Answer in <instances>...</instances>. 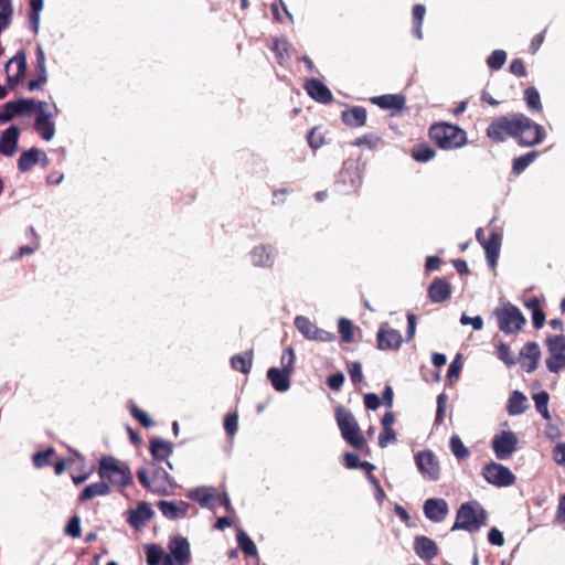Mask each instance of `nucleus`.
Segmentation results:
<instances>
[{
  "label": "nucleus",
  "instance_id": "obj_1",
  "mask_svg": "<svg viewBox=\"0 0 565 565\" xmlns=\"http://www.w3.org/2000/svg\"><path fill=\"white\" fill-rule=\"evenodd\" d=\"M98 477L120 490L129 487L134 479L129 466L113 456H102L97 467Z\"/></svg>",
  "mask_w": 565,
  "mask_h": 565
},
{
  "label": "nucleus",
  "instance_id": "obj_2",
  "mask_svg": "<svg viewBox=\"0 0 565 565\" xmlns=\"http://www.w3.org/2000/svg\"><path fill=\"white\" fill-rule=\"evenodd\" d=\"M488 514L478 501L462 503L457 510L456 521L451 531L465 530L469 533L479 531L487 525Z\"/></svg>",
  "mask_w": 565,
  "mask_h": 565
},
{
  "label": "nucleus",
  "instance_id": "obj_3",
  "mask_svg": "<svg viewBox=\"0 0 565 565\" xmlns=\"http://www.w3.org/2000/svg\"><path fill=\"white\" fill-rule=\"evenodd\" d=\"M429 137L441 149H457L467 142L466 131L447 122L434 124L429 128Z\"/></svg>",
  "mask_w": 565,
  "mask_h": 565
},
{
  "label": "nucleus",
  "instance_id": "obj_4",
  "mask_svg": "<svg viewBox=\"0 0 565 565\" xmlns=\"http://www.w3.org/2000/svg\"><path fill=\"white\" fill-rule=\"evenodd\" d=\"M335 420L341 431L342 438L354 449L361 450L366 440L362 435L359 424L351 411L344 406L335 407Z\"/></svg>",
  "mask_w": 565,
  "mask_h": 565
},
{
  "label": "nucleus",
  "instance_id": "obj_5",
  "mask_svg": "<svg viewBox=\"0 0 565 565\" xmlns=\"http://www.w3.org/2000/svg\"><path fill=\"white\" fill-rule=\"evenodd\" d=\"M522 113L494 118L487 128V137L495 142H503L508 137L516 140L519 130L524 125Z\"/></svg>",
  "mask_w": 565,
  "mask_h": 565
},
{
  "label": "nucleus",
  "instance_id": "obj_6",
  "mask_svg": "<svg viewBox=\"0 0 565 565\" xmlns=\"http://www.w3.org/2000/svg\"><path fill=\"white\" fill-rule=\"evenodd\" d=\"M493 315L497 318L499 330L505 334L516 333L526 323V319L521 310L510 302L497 308Z\"/></svg>",
  "mask_w": 565,
  "mask_h": 565
},
{
  "label": "nucleus",
  "instance_id": "obj_7",
  "mask_svg": "<svg viewBox=\"0 0 565 565\" xmlns=\"http://www.w3.org/2000/svg\"><path fill=\"white\" fill-rule=\"evenodd\" d=\"M338 191L342 194L355 193L362 184L361 168L358 160L348 159L337 179Z\"/></svg>",
  "mask_w": 565,
  "mask_h": 565
},
{
  "label": "nucleus",
  "instance_id": "obj_8",
  "mask_svg": "<svg viewBox=\"0 0 565 565\" xmlns=\"http://www.w3.org/2000/svg\"><path fill=\"white\" fill-rule=\"evenodd\" d=\"M482 476L490 484L498 488H505L512 486L515 482V476L512 471L495 461H490L482 468Z\"/></svg>",
  "mask_w": 565,
  "mask_h": 565
},
{
  "label": "nucleus",
  "instance_id": "obj_9",
  "mask_svg": "<svg viewBox=\"0 0 565 565\" xmlns=\"http://www.w3.org/2000/svg\"><path fill=\"white\" fill-rule=\"evenodd\" d=\"M521 118L525 119L524 121L527 122L521 125L522 128L519 130L516 137L518 145L521 147H532L543 142L546 137L544 128L524 114H522Z\"/></svg>",
  "mask_w": 565,
  "mask_h": 565
},
{
  "label": "nucleus",
  "instance_id": "obj_10",
  "mask_svg": "<svg viewBox=\"0 0 565 565\" xmlns=\"http://www.w3.org/2000/svg\"><path fill=\"white\" fill-rule=\"evenodd\" d=\"M518 436L511 430H502L495 434L491 440L492 450L499 460L509 459L518 447Z\"/></svg>",
  "mask_w": 565,
  "mask_h": 565
},
{
  "label": "nucleus",
  "instance_id": "obj_11",
  "mask_svg": "<svg viewBox=\"0 0 565 565\" xmlns=\"http://www.w3.org/2000/svg\"><path fill=\"white\" fill-rule=\"evenodd\" d=\"M169 553L167 559H171L175 565H189L191 563L190 542L186 537L175 535L170 537L168 543Z\"/></svg>",
  "mask_w": 565,
  "mask_h": 565
},
{
  "label": "nucleus",
  "instance_id": "obj_12",
  "mask_svg": "<svg viewBox=\"0 0 565 565\" xmlns=\"http://www.w3.org/2000/svg\"><path fill=\"white\" fill-rule=\"evenodd\" d=\"M415 463L425 479L437 481L440 477L439 462L430 450H422L415 455Z\"/></svg>",
  "mask_w": 565,
  "mask_h": 565
},
{
  "label": "nucleus",
  "instance_id": "obj_13",
  "mask_svg": "<svg viewBox=\"0 0 565 565\" xmlns=\"http://www.w3.org/2000/svg\"><path fill=\"white\" fill-rule=\"evenodd\" d=\"M46 107H47V103L38 102L34 128L41 135L43 140L50 141L51 139H53V137L55 135V125L53 121L54 115L51 113H47L45 110Z\"/></svg>",
  "mask_w": 565,
  "mask_h": 565
},
{
  "label": "nucleus",
  "instance_id": "obj_14",
  "mask_svg": "<svg viewBox=\"0 0 565 565\" xmlns=\"http://www.w3.org/2000/svg\"><path fill=\"white\" fill-rule=\"evenodd\" d=\"M127 523L135 530L143 529L154 518V511L147 501H139L134 509H128Z\"/></svg>",
  "mask_w": 565,
  "mask_h": 565
},
{
  "label": "nucleus",
  "instance_id": "obj_15",
  "mask_svg": "<svg viewBox=\"0 0 565 565\" xmlns=\"http://www.w3.org/2000/svg\"><path fill=\"white\" fill-rule=\"evenodd\" d=\"M377 349L381 351L397 350L401 348L403 338L399 331L391 328L387 322L380 326L376 333Z\"/></svg>",
  "mask_w": 565,
  "mask_h": 565
},
{
  "label": "nucleus",
  "instance_id": "obj_16",
  "mask_svg": "<svg viewBox=\"0 0 565 565\" xmlns=\"http://www.w3.org/2000/svg\"><path fill=\"white\" fill-rule=\"evenodd\" d=\"M157 507L162 515L170 521H177L186 518L190 509V504L183 500H160L157 502Z\"/></svg>",
  "mask_w": 565,
  "mask_h": 565
},
{
  "label": "nucleus",
  "instance_id": "obj_17",
  "mask_svg": "<svg viewBox=\"0 0 565 565\" xmlns=\"http://www.w3.org/2000/svg\"><path fill=\"white\" fill-rule=\"evenodd\" d=\"M276 248L270 244H262L249 253L250 262L256 267L270 268L276 260Z\"/></svg>",
  "mask_w": 565,
  "mask_h": 565
},
{
  "label": "nucleus",
  "instance_id": "obj_18",
  "mask_svg": "<svg viewBox=\"0 0 565 565\" xmlns=\"http://www.w3.org/2000/svg\"><path fill=\"white\" fill-rule=\"evenodd\" d=\"M423 511L429 521L439 523L446 519L449 512V507L445 499L430 498L424 502Z\"/></svg>",
  "mask_w": 565,
  "mask_h": 565
},
{
  "label": "nucleus",
  "instance_id": "obj_19",
  "mask_svg": "<svg viewBox=\"0 0 565 565\" xmlns=\"http://www.w3.org/2000/svg\"><path fill=\"white\" fill-rule=\"evenodd\" d=\"M38 102L32 98H18L15 100L7 102L2 105L3 110L7 113L8 121L17 116L36 113Z\"/></svg>",
  "mask_w": 565,
  "mask_h": 565
},
{
  "label": "nucleus",
  "instance_id": "obj_20",
  "mask_svg": "<svg viewBox=\"0 0 565 565\" xmlns=\"http://www.w3.org/2000/svg\"><path fill=\"white\" fill-rule=\"evenodd\" d=\"M35 77L30 79L28 83L29 90H38L42 89L43 85L47 82V71H46V58L43 47L39 44L35 47Z\"/></svg>",
  "mask_w": 565,
  "mask_h": 565
},
{
  "label": "nucleus",
  "instance_id": "obj_21",
  "mask_svg": "<svg viewBox=\"0 0 565 565\" xmlns=\"http://www.w3.org/2000/svg\"><path fill=\"white\" fill-rule=\"evenodd\" d=\"M20 138V128L15 125L9 126L0 135V153L12 157L17 152Z\"/></svg>",
  "mask_w": 565,
  "mask_h": 565
},
{
  "label": "nucleus",
  "instance_id": "obj_22",
  "mask_svg": "<svg viewBox=\"0 0 565 565\" xmlns=\"http://www.w3.org/2000/svg\"><path fill=\"white\" fill-rule=\"evenodd\" d=\"M307 94L320 104H330L333 100L331 90L318 78L307 79L305 83Z\"/></svg>",
  "mask_w": 565,
  "mask_h": 565
},
{
  "label": "nucleus",
  "instance_id": "obj_23",
  "mask_svg": "<svg viewBox=\"0 0 565 565\" xmlns=\"http://www.w3.org/2000/svg\"><path fill=\"white\" fill-rule=\"evenodd\" d=\"M414 551L417 556L429 562L438 555V546L434 540L425 535H417L414 540Z\"/></svg>",
  "mask_w": 565,
  "mask_h": 565
},
{
  "label": "nucleus",
  "instance_id": "obj_24",
  "mask_svg": "<svg viewBox=\"0 0 565 565\" xmlns=\"http://www.w3.org/2000/svg\"><path fill=\"white\" fill-rule=\"evenodd\" d=\"M428 298L434 303H441L450 298L451 286L445 278H435L427 290Z\"/></svg>",
  "mask_w": 565,
  "mask_h": 565
},
{
  "label": "nucleus",
  "instance_id": "obj_25",
  "mask_svg": "<svg viewBox=\"0 0 565 565\" xmlns=\"http://www.w3.org/2000/svg\"><path fill=\"white\" fill-rule=\"evenodd\" d=\"M288 370H282L276 366H271L267 370V379L271 386L277 392H287L290 388V376Z\"/></svg>",
  "mask_w": 565,
  "mask_h": 565
},
{
  "label": "nucleus",
  "instance_id": "obj_26",
  "mask_svg": "<svg viewBox=\"0 0 565 565\" xmlns=\"http://www.w3.org/2000/svg\"><path fill=\"white\" fill-rule=\"evenodd\" d=\"M502 237L499 233L493 232L490 234L488 241L482 243L486 252V258L491 269H494L500 254Z\"/></svg>",
  "mask_w": 565,
  "mask_h": 565
},
{
  "label": "nucleus",
  "instance_id": "obj_27",
  "mask_svg": "<svg viewBox=\"0 0 565 565\" xmlns=\"http://www.w3.org/2000/svg\"><path fill=\"white\" fill-rule=\"evenodd\" d=\"M371 103L382 109L401 110L405 106L406 98L402 94H385L372 97Z\"/></svg>",
  "mask_w": 565,
  "mask_h": 565
},
{
  "label": "nucleus",
  "instance_id": "obj_28",
  "mask_svg": "<svg viewBox=\"0 0 565 565\" xmlns=\"http://www.w3.org/2000/svg\"><path fill=\"white\" fill-rule=\"evenodd\" d=\"M341 119L349 127H362L366 122V109L362 106H353L341 113Z\"/></svg>",
  "mask_w": 565,
  "mask_h": 565
},
{
  "label": "nucleus",
  "instance_id": "obj_29",
  "mask_svg": "<svg viewBox=\"0 0 565 565\" xmlns=\"http://www.w3.org/2000/svg\"><path fill=\"white\" fill-rule=\"evenodd\" d=\"M149 450L154 460L163 461L172 455L173 445L171 441L154 437L150 439Z\"/></svg>",
  "mask_w": 565,
  "mask_h": 565
},
{
  "label": "nucleus",
  "instance_id": "obj_30",
  "mask_svg": "<svg viewBox=\"0 0 565 565\" xmlns=\"http://www.w3.org/2000/svg\"><path fill=\"white\" fill-rule=\"evenodd\" d=\"M110 491L109 483L100 479V481L90 483L82 490L78 495V502L83 503L98 495H108Z\"/></svg>",
  "mask_w": 565,
  "mask_h": 565
},
{
  "label": "nucleus",
  "instance_id": "obj_31",
  "mask_svg": "<svg viewBox=\"0 0 565 565\" xmlns=\"http://www.w3.org/2000/svg\"><path fill=\"white\" fill-rule=\"evenodd\" d=\"M42 150L32 147L23 151L18 159V170L22 173L28 172L31 168L38 164L41 160Z\"/></svg>",
  "mask_w": 565,
  "mask_h": 565
},
{
  "label": "nucleus",
  "instance_id": "obj_32",
  "mask_svg": "<svg viewBox=\"0 0 565 565\" xmlns=\"http://www.w3.org/2000/svg\"><path fill=\"white\" fill-rule=\"evenodd\" d=\"M527 397L521 391H513L507 404V411L511 416L523 414L527 409Z\"/></svg>",
  "mask_w": 565,
  "mask_h": 565
},
{
  "label": "nucleus",
  "instance_id": "obj_33",
  "mask_svg": "<svg viewBox=\"0 0 565 565\" xmlns=\"http://www.w3.org/2000/svg\"><path fill=\"white\" fill-rule=\"evenodd\" d=\"M147 565H160L166 562L167 553L163 548L156 543H148L143 545Z\"/></svg>",
  "mask_w": 565,
  "mask_h": 565
},
{
  "label": "nucleus",
  "instance_id": "obj_34",
  "mask_svg": "<svg viewBox=\"0 0 565 565\" xmlns=\"http://www.w3.org/2000/svg\"><path fill=\"white\" fill-rule=\"evenodd\" d=\"M253 364V352L246 351L242 354H235L231 358V365L235 371L247 374Z\"/></svg>",
  "mask_w": 565,
  "mask_h": 565
},
{
  "label": "nucleus",
  "instance_id": "obj_35",
  "mask_svg": "<svg viewBox=\"0 0 565 565\" xmlns=\"http://www.w3.org/2000/svg\"><path fill=\"white\" fill-rule=\"evenodd\" d=\"M236 540H237L238 547L242 550V552L246 556L257 557L258 552H257L256 544L254 543V541L249 537V535L245 531L238 530Z\"/></svg>",
  "mask_w": 565,
  "mask_h": 565
},
{
  "label": "nucleus",
  "instance_id": "obj_36",
  "mask_svg": "<svg viewBox=\"0 0 565 565\" xmlns=\"http://www.w3.org/2000/svg\"><path fill=\"white\" fill-rule=\"evenodd\" d=\"M537 157L539 151L532 150L514 158L512 162V172L516 175L521 174Z\"/></svg>",
  "mask_w": 565,
  "mask_h": 565
},
{
  "label": "nucleus",
  "instance_id": "obj_37",
  "mask_svg": "<svg viewBox=\"0 0 565 565\" xmlns=\"http://www.w3.org/2000/svg\"><path fill=\"white\" fill-rule=\"evenodd\" d=\"M524 100L526 107L532 113H540L543 108L539 90L534 86H530L524 90Z\"/></svg>",
  "mask_w": 565,
  "mask_h": 565
},
{
  "label": "nucleus",
  "instance_id": "obj_38",
  "mask_svg": "<svg viewBox=\"0 0 565 565\" xmlns=\"http://www.w3.org/2000/svg\"><path fill=\"white\" fill-rule=\"evenodd\" d=\"M495 354L500 361H502L508 367H512L516 364V359L512 353L510 347L503 341H499L495 344Z\"/></svg>",
  "mask_w": 565,
  "mask_h": 565
},
{
  "label": "nucleus",
  "instance_id": "obj_39",
  "mask_svg": "<svg viewBox=\"0 0 565 565\" xmlns=\"http://www.w3.org/2000/svg\"><path fill=\"white\" fill-rule=\"evenodd\" d=\"M436 154L434 148L426 143L416 145L412 150V157L415 161L418 162H428Z\"/></svg>",
  "mask_w": 565,
  "mask_h": 565
},
{
  "label": "nucleus",
  "instance_id": "obj_40",
  "mask_svg": "<svg viewBox=\"0 0 565 565\" xmlns=\"http://www.w3.org/2000/svg\"><path fill=\"white\" fill-rule=\"evenodd\" d=\"M295 327L303 335V338L311 340L317 326L312 323L307 317L297 316L295 318Z\"/></svg>",
  "mask_w": 565,
  "mask_h": 565
},
{
  "label": "nucleus",
  "instance_id": "obj_41",
  "mask_svg": "<svg viewBox=\"0 0 565 565\" xmlns=\"http://www.w3.org/2000/svg\"><path fill=\"white\" fill-rule=\"evenodd\" d=\"M449 447L452 455L458 460L467 459L470 456L469 449L463 445L461 438L458 435H452L450 437Z\"/></svg>",
  "mask_w": 565,
  "mask_h": 565
},
{
  "label": "nucleus",
  "instance_id": "obj_42",
  "mask_svg": "<svg viewBox=\"0 0 565 565\" xmlns=\"http://www.w3.org/2000/svg\"><path fill=\"white\" fill-rule=\"evenodd\" d=\"M190 499L198 502L201 507L207 508L210 500L213 498L211 488L199 487L193 489L190 494Z\"/></svg>",
  "mask_w": 565,
  "mask_h": 565
},
{
  "label": "nucleus",
  "instance_id": "obj_43",
  "mask_svg": "<svg viewBox=\"0 0 565 565\" xmlns=\"http://www.w3.org/2000/svg\"><path fill=\"white\" fill-rule=\"evenodd\" d=\"M545 364L551 373H558L565 367V354L550 353V356L545 360Z\"/></svg>",
  "mask_w": 565,
  "mask_h": 565
},
{
  "label": "nucleus",
  "instance_id": "obj_44",
  "mask_svg": "<svg viewBox=\"0 0 565 565\" xmlns=\"http://www.w3.org/2000/svg\"><path fill=\"white\" fill-rule=\"evenodd\" d=\"M545 342H546L550 353L565 354V335H563V334L548 335L546 338Z\"/></svg>",
  "mask_w": 565,
  "mask_h": 565
},
{
  "label": "nucleus",
  "instance_id": "obj_45",
  "mask_svg": "<svg viewBox=\"0 0 565 565\" xmlns=\"http://www.w3.org/2000/svg\"><path fill=\"white\" fill-rule=\"evenodd\" d=\"M353 323L351 320L347 318H341L338 322V330L341 337V340L344 343H351L353 341Z\"/></svg>",
  "mask_w": 565,
  "mask_h": 565
},
{
  "label": "nucleus",
  "instance_id": "obj_46",
  "mask_svg": "<svg viewBox=\"0 0 565 565\" xmlns=\"http://www.w3.org/2000/svg\"><path fill=\"white\" fill-rule=\"evenodd\" d=\"M520 359L529 360V361H532L533 359H535L536 361H540L541 350H540L539 344L536 342L525 343L520 351Z\"/></svg>",
  "mask_w": 565,
  "mask_h": 565
},
{
  "label": "nucleus",
  "instance_id": "obj_47",
  "mask_svg": "<svg viewBox=\"0 0 565 565\" xmlns=\"http://www.w3.org/2000/svg\"><path fill=\"white\" fill-rule=\"evenodd\" d=\"M507 61V53L503 50H494L487 58V65L491 70H500Z\"/></svg>",
  "mask_w": 565,
  "mask_h": 565
},
{
  "label": "nucleus",
  "instance_id": "obj_48",
  "mask_svg": "<svg viewBox=\"0 0 565 565\" xmlns=\"http://www.w3.org/2000/svg\"><path fill=\"white\" fill-rule=\"evenodd\" d=\"M55 452L53 447H49L45 450L38 451L32 456L33 465L36 468H43L49 466L51 456Z\"/></svg>",
  "mask_w": 565,
  "mask_h": 565
},
{
  "label": "nucleus",
  "instance_id": "obj_49",
  "mask_svg": "<svg viewBox=\"0 0 565 565\" xmlns=\"http://www.w3.org/2000/svg\"><path fill=\"white\" fill-rule=\"evenodd\" d=\"M295 351L292 347H288L284 350L280 362L282 370H288L289 373H292L295 370Z\"/></svg>",
  "mask_w": 565,
  "mask_h": 565
},
{
  "label": "nucleus",
  "instance_id": "obj_50",
  "mask_svg": "<svg viewBox=\"0 0 565 565\" xmlns=\"http://www.w3.org/2000/svg\"><path fill=\"white\" fill-rule=\"evenodd\" d=\"M64 533L71 537H78L82 533L81 529V519L78 515H73L67 521V524L64 529Z\"/></svg>",
  "mask_w": 565,
  "mask_h": 565
},
{
  "label": "nucleus",
  "instance_id": "obj_51",
  "mask_svg": "<svg viewBox=\"0 0 565 565\" xmlns=\"http://www.w3.org/2000/svg\"><path fill=\"white\" fill-rule=\"evenodd\" d=\"M130 414L131 416L137 419L140 425H142L145 428H150L153 425L152 419L149 417V415L138 408L136 405L130 406Z\"/></svg>",
  "mask_w": 565,
  "mask_h": 565
},
{
  "label": "nucleus",
  "instance_id": "obj_52",
  "mask_svg": "<svg viewBox=\"0 0 565 565\" xmlns=\"http://www.w3.org/2000/svg\"><path fill=\"white\" fill-rule=\"evenodd\" d=\"M238 415L236 413H228L224 418V429L230 437L237 433Z\"/></svg>",
  "mask_w": 565,
  "mask_h": 565
},
{
  "label": "nucleus",
  "instance_id": "obj_53",
  "mask_svg": "<svg viewBox=\"0 0 565 565\" xmlns=\"http://www.w3.org/2000/svg\"><path fill=\"white\" fill-rule=\"evenodd\" d=\"M348 372L353 384H359L363 381L361 362L354 361L348 364Z\"/></svg>",
  "mask_w": 565,
  "mask_h": 565
},
{
  "label": "nucleus",
  "instance_id": "obj_54",
  "mask_svg": "<svg viewBox=\"0 0 565 565\" xmlns=\"http://www.w3.org/2000/svg\"><path fill=\"white\" fill-rule=\"evenodd\" d=\"M396 433L393 428H383L379 435V446L381 448L387 447L390 444L396 441Z\"/></svg>",
  "mask_w": 565,
  "mask_h": 565
},
{
  "label": "nucleus",
  "instance_id": "obj_55",
  "mask_svg": "<svg viewBox=\"0 0 565 565\" xmlns=\"http://www.w3.org/2000/svg\"><path fill=\"white\" fill-rule=\"evenodd\" d=\"M344 381H345L344 374L342 372H335V373L331 374L330 376H328L327 384L330 390L337 392V391L341 390Z\"/></svg>",
  "mask_w": 565,
  "mask_h": 565
},
{
  "label": "nucleus",
  "instance_id": "obj_56",
  "mask_svg": "<svg viewBox=\"0 0 565 565\" xmlns=\"http://www.w3.org/2000/svg\"><path fill=\"white\" fill-rule=\"evenodd\" d=\"M381 141L380 137L374 135H364L360 138H356L353 141L354 146L361 147V146H367L370 149H373L377 146V143Z\"/></svg>",
  "mask_w": 565,
  "mask_h": 565
},
{
  "label": "nucleus",
  "instance_id": "obj_57",
  "mask_svg": "<svg viewBox=\"0 0 565 565\" xmlns=\"http://www.w3.org/2000/svg\"><path fill=\"white\" fill-rule=\"evenodd\" d=\"M447 401H448V396L445 393H441L437 396V411H436V418H435V422L437 424H440L444 420Z\"/></svg>",
  "mask_w": 565,
  "mask_h": 565
},
{
  "label": "nucleus",
  "instance_id": "obj_58",
  "mask_svg": "<svg viewBox=\"0 0 565 565\" xmlns=\"http://www.w3.org/2000/svg\"><path fill=\"white\" fill-rule=\"evenodd\" d=\"M533 401L537 412L548 407L550 394L546 391H541L533 395Z\"/></svg>",
  "mask_w": 565,
  "mask_h": 565
},
{
  "label": "nucleus",
  "instance_id": "obj_59",
  "mask_svg": "<svg viewBox=\"0 0 565 565\" xmlns=\"http://www.w3.org/2000/svg\"><path fill=\"white\" fill-rule=\"evenodd\" d=\"M460 323L462 326L471 324L477 331L483 328V319L481 316L469 317L466 313H462L460 317Z\"/></svg>",
  "mask_w": 565,
  "mask_h": 565
},
{
  "label": "nucleus",
  "instance_id": "obj_60",
  "mask_svg": "<svg viewBox=\"0 0 565 565\" xmlns=\"http://www.w3.org/2000/svg\"><path fill=\"white\" fill-rule=\"evenodd\" d=\"M271 49L276 53L278 62L281 63L285 54L288 53V42L285 39L275 40Z\"/></svg>",
  "mask_w": 565,
  "mask_h": 565
},
{
  "label": "nucleus",
  "instance_id": "obj_61",
  "mask_svg": "<svg viewBox=\"0 0 565 565\" xmlns=\"http://www.w3.org/2000/svg\"><path fill=\"white\" fill-rule=\"evenodd\" d=\"M488 541L494 546H502L504 544L503 533L497 527H491L488 532Z\"/></svg>",
  "mask_w": 565,
  "mask_h": 565
},
{
  "label": "nucleus",
  "instance_id": "obj_62",
  "mask_svg": "<svg viewBox=\"0 0 565 565\" xmlns=\"http://www.w3.org/2000/svg\"><path fill=\"white\" fill-rule=\"evenodd\" d=\"M461 367L460 354H458L448 367L447 377L449 381L457 380L459 377Z\"/></svg>",
  "mask_w": 565,
  "mask_h": 565
},
{
  "label": "nucleus",
  "instance_id": "obj_63",
  "mask_svg": "<svg viewBox=\"0 0 565 565\" xmlns=\"http://www.w3.org/2000/svg\"><path fill=\"white\" fill-rule=\"evenodd\" d=\"M307 141L308 145L313 149H318L323 145V138L320 134L317 132L316 128L309 130L307 135Z\"/></svg>",
  "mask_w": 565,
  "mask_h": 565
},
{
  "label": "nucleus",
  "instance_id": "obj_64",
  "mask_svg": "<svg viewBox=\"0 0 565 565\" xmlns=\"http://www.w3.org/2000/svg\"><path fill=\"white\" fill-rule=\"evenodd\" d=\"M553 459L557 465L565 467V443L557 444L554 447Z\"/></svg>",
  "mask_w": 565,
  "mask_h": 565
}]
</instances>
